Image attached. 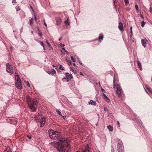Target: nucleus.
<instances>
[{
  "label": "nucleus",
  "instance_id": "3c124183",
  "mask_svg": "<svg viewBox=\"0 0 152 152\" xmlns=\"http://www.w3.org/2000/svg\"><path fill=\"white\" fill-rule=\"evenodd\" d=\"M62 39V38L61 37H60L59 39V41H61V40Z\"/></svg>",
  "mask_w": 152,
  "mask_h": 152
},
{
  "label": "nucleus",
  "instance_id": "2f4dec72",
  "mask_svg": "<svg viewBox=\"0 0 152 152\" xmlns=\"http://www.w3.org/2000/svg\"><path fill=\"white\" fill-rule=\"evenodd\" d=\"M113 84V88H115V78H114Z\"/></svg>",
  "mask_w": 152,
  "mask_h": 152
},
{
  "label": "nucleus",
  "instance_id": "aec40b11",
  "mask_svg": "<svg viewBox=\"0 0 152 152\" xmlns=\"http://www.w3.org/2000/svg\"><path fill=\"white\" fill-rule=\"evenodd\" d=\"M103 96H104L105 99H106V100H107V101L108 102H110V99H109V98L107 96H106V95L105 94H103Z\"/></svg>",
  "mask_w": 152,
  "mask_h": 152
},
{
  "label": "nucleus",
  "instance_id": "c03bdc74",
  "mask_svg": "<svg viewBox=\"0 0 152 152\" xmlns=\"http://www.w3.org/2000/svg\"><path fill=\"white\" fill-rule=\"evenodd\" d=\"M12 2L13 3H15L16 2V1H15V0H12Z\"/></svg>",
  "mask_w": 152,
  "mask_h": 152
},
{
  "label": "nucleus",
  "instance_id": "2eb2a0df",
  "mask_svg": "<svg viewBox=\"0 0 152 152\" xmlns=\"http://www.w3.org/2000/svg\"><path fill=\"white\" fill-rule=\"evenodd\" d=\"M145 87L146 89L148 90V91L150 93L152 94V91H151V89L150 88V87L146 85L145 86Z\"/></svg>",
  "mask_w": 152,
  "mask_h": 152
},
{
  "label": "nucleus",
  "instance_id": "c9c22d12",
  "mask_svg": "<svg viewBox=\"0 0 152 152\" xmlns=\"http://www.w3.org/2000/svg\"><path fill=\"white\" fill-rule=\"evenodd\" d=\"M149 12L151 13H152V8L151 7H150L149 9Z\"/></svg>",
  "mask_w": 152,
  "mask_h": 152
},
{
  "label": "nucleus",
  "instance_id": "4d7b16f0",
  "mask_svg": "<svg viewBox=\"0 0 152 152\" xmlns=\"http://www.w3.org/2000/svg\"><path fill=\"white\" fill-rule=\"evenodd\" d=\"M113 4L114 5H115V1L114 0H113Z\"/></svg>",
  "mask_w": 152,
  "mask_h": 152
},
{
  "label": "nucleus",
  "instance_id": "bb28decb",
  "mask_svg": "<svg viewBox=\"0 0 152 152\" xmlns=\"http://www.w3.org/2000/svg\"><path fill=\"white\" fill-rule=\"evenodd\" d=\"M56 112L58 114H59L61 115H62V114H61V112L59 110H56Z\"/></svg>",
  "mask_w": 152,
  "mask_h": 152
},
{
  "label": "nucleus",
  "instance_id": "0eeeda50",
  "mask_svg": "<svg viewBox=\"0 0 152 152\" xmlns=\"http://www.w3.org/2000/svg\"><path fill=\"white\" fill-rule=\"evenodd\" d=\"M40 127H41L43 126L45 123V118L44 117H42L40 121Z\"/></svg>",
  "mask_w": 152,
  "mask_h": 152
},
{
  "label": "nucleus",
  "instance_id": "5701e85b",
  "mask_svg": "<svg viewBox=\"0 0 152 152\" xmlns=\"http://www.w3.org/2000/svg\"><path fill=\"white\" fill-rule=\"evenodd\" d=\"M38 34L39 35V36L40 37H42V36L43 34L42 32L39 29H38Z\"/></svg>",
  "mask_w": 152,
  "mask_h": 152
},
{
  "label": "nucleus",
  "instance_id": "423d86ee",
  "mask_svg": "<svg viewBox=\"0 0 152 152\" xmlns=\"http://www.w3.org/2000/svg\"><path fill=\"white\" fill-rule=\"evenodd\" d=\"M116 92L117 94L119 96H121L122 95V89L119 85H117V86Z\"/></svg>",
  "mask_w": 152,
  "mask_h": 152
},
{
  "label": "nucleus",
  "instance_id": "5fc2aeb1",
  "mask_svg": "<svg viewBox=\"0 0 152 152\" xmlns=\"http://www.w3.org/2000/svg\"><path fill=\"white\" fill-rule=\"evenodd\" d=\"M65 52H66V54H68V51H67L66 50Z\"/></svg>",
  "mask_w": 152,
  "mask_h": 152
},
{
  "label": "nucleus",
  "instance_id": "f8f14e48",
  "mask_svg": "<svg viewBox=\"0 0 152 152\" xmlns=\"http://www.w3.org/2000/svg\"><path fill=\"white\" fill-rule=\"evenodd\" d=\"M9 122L12 124L15 125L17 123V122L16 120H13L12 119H10Z\"/></svg>",
  "mask_w": 152,
  "mask_h": 152
},
{
  "label": "nucleus",
  "instance_id": "ea45409f",
  "mask_svg": "<svg viewBox=\"0 0 152 152\" xmlns=\"http://www.w3.org/2000/svg\"><path fill=\"white\" fill-rule=\"evenodd\" d=\"M80 75H82V76H84V75L83 74V73L82 72H80Z\"/></svg>",
  "mask_w": 152,
  "mask_h": 152
},
{
  "label": "nucleus",
  "instance_id": "e2e57ef3",
  "mask_svg": "<svg viewBox=\"0 0 152 152\" xmlns=\"http://www.w3.org/2000/svg\"><path fill=\"white\" fill-rule=\"evenodd\" d=\"M12 49V47H11V49Z\"/></svg>",
  "mask_w": 152,
  "mask_h": 152
},
{
  "label": "nucleus",
  "instance_id": "9d476101",
  "mask_svg": "<svg viewBox=\"0 0 152 152\" xmlns=\"http://www.w3.org/2000/svg\"><path fill=\"white\" fill-rule=\"evenodd\" d=\"M15 77L16 80V82H18L21 81L20 79L19 78L16 72H15Z\"/></svg>",
  "mask_w": 152,
  "mask_h": 152
},
{
  "label": "nucleus",
  "instance_id": "72a5a7b5",
  "mask_svg": "<svg viewBox=\"0 0 152 152\" xmlns=\"http://www.w3.org/2000/svg\"><path fill=\"white\" fill-rule=\"evenodd\" d=\"M71 58L72 61L73 62H75V60L74 59V58H73V56H70Z\"/></svg>",
  "mask_w": 152,
  "mask_h": 152
},
{
  "label": "nucleus",
  "instance_id": "a878e982",
  "mask_svg": "<svg viewBox=\"0 0 152 152\" xmlns=\"http://www.w3.org/2000/svg\"><path fill=\"white\" fill-rule=\"evenodd\" d=\"M40 42L41 45L43 47L44 50H45V48L44 44L43 43V42Z\"/></svg>",
  "mask_w": 152,
  "mask_h": 152
},
{
  "label": "nucleus",
  "instance_id": "13d9d810",
  "mask_svg": "<svg viewBox=\"0 0 152 152\" xmlns=\"http://www.w3.org/2000/svg\"><path fill=\"white\" fill-rule=\"evenodd\" d=\"M31 7V9L32 10H33V9L32 7L31 6V7Z\"/></svg>",
  "mask_w": 152,
  "mask_h": 152
},
{
  "label": "nucleus",
  "instance_id": "20e7f679",
  "mask_svg": "<svg viewBox=\"0 0 152 152\" xmlns=\"http://www.w3.org/2000/svg\"><path fill=\"white\" fill-rule=\"evenodd\" d=\"M117 149L118 152H124V148L122 141L118 142L117 145Z\"/></svg>",
  "mask_w": 152,
  "mask_h": 152
},
{
  "label": "nucleus",
  "instance_id": "69168bd1",
  "mask_svg": "<svg viewBox=\"0 0 152 152\" xmlns=\"http://www.w3.org/2000/svg\"><path fill=\"white\" fill-rule=\"evenodd\" d=\"M151 80H152V77H151Z\"/></svg>",
  "mask_w": 152,
  "mask_h": 152
},
{
  "label": "nucleus",
  "instance_id": "6ab92c4d",
  "mask_svg": "<svg viewBox=\"0 0 152 152\" xmlns=\"http://www.w3.org/2000/svg\"><path fill=\"white\" fill-rule=\"evenodd\" d=\"M56 71L54 69H51V71H50V73H49V74H51V75H54L55 73H56Z\"/></svg>",
  "mask_w": 152,
  "mask_h": 152
},
{
  "label": "nucleus",
  "instance_id": "bf43d9fd",
  "mask_svg": "<svg viewBox=\"0 0 152 152\" xmlns=\"http://www.w3.org/2000/svg\"><path fill=\"white\" fill-rule=\"evenodd\" d=\"M73 65L74 66H75V63H74L73 64Z\"/></svg>",
  "mask_w": 152,
  "mask_h": 152
},
{
  "label": "nucleus",
  "instance_id": "e433bc0d",
  "mask_svg": "<svg viewBox=\"0 0 152 152\" xmlns=\"http://www.w3.org/2000/svg\"><path fill=\"white\" fill-rule=\"evenodd\" d=\"M73 69L74 68L73 67H70V69L71 71L74 72Z\"/></svg>",
  "mask_w": 152,
  "mask_h": 152
},
{
  "label": "nucleus",
  "instance_id": "4468645a",
  "mask_svg": "<svg viewBox=\"0 0 152 152\" xmlns=\"http://www.w3.org/2000/svg\"><path fill=\"white\" fill-rule=\"evenodd\" d=\"M3 152H12V150L9 146H8Z\"/></svg>",
  "mask_w": 152,
  "mask_h": 152
},
{
  "label": "nucleus",
  "instance_id": "f3484780",
  "mask_svg": "<svg viewBox=\"0 0 152 152\" xmlns=\"http://www.w3.org/2000/svg\"><path fill=\"white\" fill-rule=\"evenodd\" d=\"M96 102L93 100H91L90 102H88L89 104H91L92 105H96Z\"/></svg>",
  "mask_w": 152,
  "mask_h": 152
},
{
  "label": "nucleus",
  "instance_id": "7c9ffc66",
  "mask_svg": "<svg viewBox=\"0 0 152 152\" xmlns=\"http://www.w3.org/2000/svg\"><path fill=\"white\" fill-rule=\"evenodd\" d=\"M145 23V22L144 21H142V22H141V26L142 27H143L144 26Z\"/></svg>",
  "mask_w": 152,
  "mask_h": 152
},
{
  "label": "nucleus",
  "instance_id": "cd10ccee",
  "mask_svg": "<svg viewBox=\"0 0 152 152\" xmlns=\"http://www.w3.org/2000/svg\"><path fill=\"white\" fill-rule=\"evenodd\" d=\"M59 69L61 70H63L64 69V68L62 65H60L59 66Z\"/></svg>",
  "mask_w": 152,
  "mask_h": 152
},
{
  "label": "nucleus",
  "instance_id": "b1692460",
  "mask_svg": "<svg viewBox=\"0 0 152 152\" xmlns=\"http://www.w3.org/2000/svg\"><path fill=\"white\" fill-rule=\"evenodd\" d=\"M65 23L66 25L69 24V18H67L64 22Z\"/></svg>",
  "mask_w": 152,
  "mask_h": 152
},
{
  "label": "nucleus",
  "instance_id": "864d4df0",
  "mask_svg": "<svg viewBox=\"0 0 152 152\" xmlns=\"http://www.w3.org/2000/svg\"><path fill=\"white\" fill-rule=\"evenodd\" d=\"M20 10V9H16V11H18L19 10Z\"/></svg>",
  "mask_w": 152,
  "mask_h": 152
},
{
  "label": "nucleus",
  "instance_id": "6e6552de",
  "mask_svg": "<svg viewBox=\"0 0 152 152\" xmlns=\"http://www.w3.org/2000/svg\"><path fill=\"white\" fill-rule=\"evenodd\" d=\"M15 86L18 89H21L22 88L21 81L15 82Z\"/></svg>",
  "mask_w": 152,
  "mask_h": 152
},
{
  "label": "nucleus",
  "instance_id": "9b49d317",
  "mask_svg": "<svg viewBox=\"0 0 152 152\" xmlns=\"http://www.w3.org/2000/svg\"><path fill=\"white\" fill-rule=\"evenodd\" d=\"M118 27L121 31H122L124 30L123 26L122 23L120 22L119 23Z\"/></svg>",
  "mask_w": 152,
  "mask_h": 152
},
{
  "label": "nucleus",
  "instance_id": "a18cd8bd",
  "mask_svg": "<svg viewBox=\"0 0 152 152\" xmlns=\"http://www.w3.org/2000/svg\"><path fill=\"white\" fill-rule=\"evenodd\" d=\"M111 151L112 152H114V148H112V149H111Z\"/></svg>",
  "mask_w": 152,
  "mask_h": 152
},
{
  "label": "nucleus",
  "instance_id": "774afa93",
  "mask_svg": "<svg viewBox=\"0 0 152 152\" xmlns=\"http://www.w3.org/2000/svg\"><path fill=\"white\" fill-rule=\"evenodd\" d=\"M33 31L31 32V33H33Z\"/></svg>",
  "mask_w": 152,
  "mask_h": 152
},
{
  "label": "nucleus",
  "instance_id": "f704fd0d",
  "mask_svg": "<svg viewBox=\"0 0 152 152\" xmlns=\"http://www.w3.org/2000/svg\"><path fill=\"white\" fill-rule=\"evenodd\" d=\"M27 137H28V138L29 139H31L32 138L31 136V135H27Z\"/></svg>",
  "mask_w": 152,
  "mask_h": 152
},
{
  "label": "nucleus",
  "instance_id": "de8ad7c7",
  "mask_svg": "<svg viewBox=\"0 0 152 152\" xmlns=\"http://www.w3.org/2000/svg\"><path fill=\"white\" fill-rule=\"evenodd\" d=\"M101 90H102V91H103H103H105L104 90V89H103V88H102L101 89Z\"/></svg>",
  "mask_w": 152,
  "mask_h": 152
},
{
  "label": "nucleus",
  "instance_id": "ddd939ff",
  "mask_svg": "<svg viewBox=\"0 0 152 152\" xmlns=\"http://www.w3.org/2000/svg\"><path fill=\"white\" fill-rule=\"evenodd\" d=\"M147 41V40H145V39H142L141 40L142 44L144 48L146 47V42Z\"/></svg>",
  "mask_w": 152,
  "mask_h": 152
},
{
  "label": "nucleus",
  "instance_id": "680f3d73",
  "mask_svg": "<svg viewBox=\"0 0 152 152\" xmlns=\"http://www.w3.org/2000/svg\"><path fill=\"white\" fill-rule=\"evenodd\" d=\"M52 66H53V67H55V66L54 65H52Z\"/></svg>",
  "mask_w": 152,
  "mask_h": 152
},
{
  "label": "nucleus",
  "instance_id": "0e129e2a",
  "mask_svg": "<svg viewBox=\"0 0 152 152\" xmlns=\"http://www.w3.org/2000/svg\"><path fill=\"white\" fill-rule=\"evenodd\" d=\"M48 72H49L48 73H50V71H49Z\"/></svg>",
  "mask_w": 152,
  "mask_h": 152
},
{
  "label": "nucleus",
  "instance_id": "8fccbe9b",
  "mask_svg": "<svg viewBox=\"0 0 152 152\" xmlns=\"http://www.w3.org/2000/svg\"><path fill=\"white\" fill-rule=\"evenodd\" d=\"M34 19H35V21H36L37 20V18H36L35 16H34Z\"/></svg>",
  "mask_w": 152,
  "mask_h": 152
},
{
  "label": "nucleus",
  "instance_id": "603ef678",
  "mask_svg": "<svg viewBox=\"0 0 152 152\" xmlns=\"http://www.w3.org/2000/svg\"><path fill=\"white\" fill-rule=\"evenodd\" d=\"M132 26H131L130 27V31L132 30Z\"/></svg>",
  "mask_w": 152,
  "mask_h": 152
},
{
  "label": "nucleus",
  "instance_id": "39448f33",
  "mask_svg": "<svg viewBox=\"0 0 152 152\" xmlns=\"http://www.w3.org/2000/svg\"><path fill=\"white\" fill-rule=\"evenodd\" d=\"M6 69L7 71L9 73H10L11 74H13L14 72L12 66H11L9 63L6 64Z\"/></svg>",
  "mask_w": 152,
  "mask_h": 152
},
{
  "label": "nucleus",
  "instance_id": "a19ab883",
  "mask_svg": "<svg viewBox=\"0 0 152 152\" xmlns=\"http://www.w3.org/2000/svg\"><path fill=\"white\" fill-rule=\"evenodd\" d=\"M117 124L118 125V127H119L120 126V124L119 122L118 121H117Z\"/></svg>",
  "mask_w": 152,
  "mask_h": 152
},
{
  "label": "nucleus",
  "instance_id": "49530a36",
  "mask_svg": "<svg viewBox=\"0 0 152 152\" xmlns=\"http://www.w3.org/2000/svg\"><path fill=\"white\" fill-rule=\"evenodd\" d=\"M78 61H79V63L80 64L82 65V63L80 61V60H79Z\"/></svg>",
  "mask_w": 152,
  "mask_h": 152
},
{
  "label": "nucleus",
  "instance_id": "79ce46f5",
  "mask_svg": "<svg viewBox=\"0 0 152 152\" xmlns=\"http://www.w3.org/2000/svg\"><path fill=\"white\" fill-rule=\"evenodd\" d=\"M131 36V37L133 35V32L132 30L130 31Z\"/></svg>",
  "mask_w": 152,
  "mask_h": 152
},
{
  "label": "nucleus",
  "instance_id": "412c9836",
  "mask_svg": "<svg viewBox=\"0 0 152 152\" xmlns=\"http://www.w3.org/2000/svg\"><path fill=\"white\" fill-rule=\"evenodd\" d=\"M33 18H31L29 21V23L30 26H32L33 23Z\"/></svg>",
  "mask_w": 152,
  "mask_h": 152
},
{
  "label": "nucleus",
  "instance_id": "f03ea898",
  "mask_svg": "<svg viewBox=\"0 0 152 152\" xmlns=\"http://www.w3.org/2000/svg\"><path fill=\"white\" fill-rule=\"evenodd\" d=\"M26 101L30 109L33 112L35 111L38 103L36 99L31 98L29 96H27L26 97Z\"/></svg>",
  "mask_w": 152,
  "mask_h": 152
},
{
  "label": "nucleus",
  "instance_id": "c756f323",
  "mask_svg": "<svg viewBox=\"0 0 152 152\" xmlns=\"http://www.w3.org/2000/svg\"><path fill=\"white\" fill-rule=\"evenodd\" d=\"M126 5H127L129 3V0H124Z\"/></svg>",
  "mask_w": 152,
  "mask_h": 152
},
{
  "label": "nucleus",
  "instance_id": "58836bf2",
  "mask_svg": "<svg viewBox=\"0 0 152 152\" xmlns=\"http://www.w3.org/2000/svg\"><path fill=\"white\" fill-rule=\"evenodd\" d=\"M43 21H44V25H45V26H46V27H47V24H46V23L45 22V19H44V20Z\"/></svg>",
  "mask_w": 152,
  "mask_h": 152
},
{
  "label": "nucleus",
  "instance_id": "a211bd4d",
  "mask_svg": "<svg viewBox=\"0 0 152 152\" xmlns=\"http://www.w3.org/2000/svg\"><path fill=\"white\" fill-rule=\"evenodd\" d=\"M107 128L110 131H112L113 130V127L111 125H109L108 126H107Z\"/></svg>",
  "mask_w": 152,
  "mask_h": 152
},
{
  "label": "nucleus",
  "instance_id": "393cba45",
  "mask_svg": "<svg viewBox=\"0 0 152 152\" xmlns=\"http://www.w3.org/2000/svg\"><path fill=\"white\" fill-rule=\"evenodd\" d=\"M66 61L68 62V64L69 66H70L72 65V63L71 60L66 59Z\"/></svg>",
  "mask_w": 152,
  "mask_h": 152
},
{
  "label": "nucleus",
  "instance_id": "7ed1b4c3",
  "mask_svg": "<svg viewBox=\"0 0 152 152\" xmlns=\"http://www.w3.org/2000/svg\"><path fill=\"white\" fill-rule=\"evenodd\" d=\"M65 75L66 77L62 78V80L63 81L68 82L73 78L71 74H69L68 73L66 72L65 73Z\"/></svg>",
  "mask_w": 152,
  "mask_h": 152
},
{
  "label": "nucleus",
  "instance_id": "473e14b6",
  "mask_svg": "<svg viewBox=\"0 0 152 152\" xmlns=\"http://www.w3.org/2000/svg\"><path fill=\"white\" fill-rule=\"evenodd\" d=\"M46 43L47 44L48 46L49 47H50V46H51L50 45V43L48 42V41L46 39Z\"/></svg>",
  "mask_w": 152,
  "mask_h": 152
},
{
  "label": "nucleus",
  "instance_id": "1a4fd4ad",
  "mask_svg": "<svg viewBox=\"0 0 152 152\" xmlns=\"http://www.w3.org/2000/svg\"><path fill=\"white\" fill-rule=\"evenodd\" d=\"M56 22V24L59 25L61 22V20L59 17H56L55 18Z\"/></svg>",
  "mask_w": 152,
  "mask_h": 152
},
{
  "label": "nucleus",
  "instance_id": "f257e3e1",
  "mask_svg": "<svg viewBox=\"0 0 152 152\" xmlns=\"http://www.w3.org/2000/svg\"><path fill=\"white\" fill-rule=\"evenodd\" d=\"M48 132L50 138L52 139H57L58 142H51L50 144L56 148L59 152H70L71 149L69 144L66 139L62 138L59 132L49 129Z\"/></svg>",
  "mask_w": 152,
  "mask_h": 152
},
{
  "label": "nucleus",
  "instance_id": "338daca9",
  "mask_svg": "<svg viewBox=\"0 0 152 152\" xmlns=\"http://www.w3.org/2000/svg\"><path fill=\"white\" fill-rule=\"evenodd\" d=\"M99 84L100 85V83H99Z\"/></svg>",
  "mask_w": 152,
  "mask_h": 152
},
{
  "label": "nucleus",
  "instance_id": "6e6d98bb",
  "mask_svg": "<svg viewBox=\"0 0 152 152\" xmlns=\"http://www.w3.org/2000/svg\"><path fill=\"white\" fill-rule=\"evenodd\" d=\"M138 123H140V122H141V121L140 120H138Z\"/></svg>",
  "mask_w": 152,
  "mask_h": 152
},
{
  "label": "nucleus",
  "instance_id": "dca6fc26",
  "mask_svg": "<svg viewBox=\"0 0 152 152\" xmlns=\"http://www.w3.org/2000/svg\"><path fill=\"white\" fill-rule=\"evenodd\" d=\"M137 65H138V67L141 70H142V69L141 64L140 62L139 61H137Z\"/></svg>",
  "mask_w": 152,
  "mask_h": 152
},
{
  "label": "nucleus",
  "instance_id": "37998d69",
  "mask_svg": "<svg viewBox=\"0 0 152 152\" xmlns=\"http://www.w3.org/2000/svg\"><path fill=\"white\" fill-rule=\"evenodd\" d=\"M140 17H141V18L142 19H144V17L143 16V15H140Z\"/></svg>",
  "mask_w": 152,
  "mask_h": 152
},
{
  "label": "nucleus",
  "instance_id": "c85d7f7f",
  "mask_svg": "<svg viewBox=\"0 0 152 152\" xmlns=\"http://www.w3.org/2000/svg\"><path fill=\"white\" fill-rule=\"evenodd\" d=\"M135 9H136V11L138 12V6L137 5H135Z\"/></svg>",
  "mask_w": 152,
  "mask_h": 152
},
{
  "label": "nucleus",
  "instance_id": "4c0bfd02",
  "mask_svg": "<svg viewBox=\"0 0 152 152\" xmlns=\"http://www.w3.org/2000/svg\"><path fill=\"white\" fill-rule=\"evenodd\" d=\"M26 83L27 84V86L29 87L30 86V85L28 82H27Z\"/></svg>",
  "mask_w": 152,
  "mask_h": 152
},
{
  "label": "nucleus",
  "instance_id": "4be33fe9",
  "mask_svg": "<svg viewBox=\"0 0 152 152\" xmlns=\"http://www.w3.org/2000/svg\"><path fill=\"white\" fill-rule=\"evenodd\" d=\"M103 38V35L100 34L99 35V42H101V40Z\"/></svg>",
  "mask_w": 152,
  "mask_h": 152
},
{
  "label": "nucleus",
  "instance_id": "09e8293b",
  "mask_svg": "<svg viewBox=\"0 0 152 152\" xmlns=\"http://www.w3.org/2000/svg\"><path fill=\"white\" fill-rule=\"evenodd\" d=\"M62 49L64 51H65L66 50H65V48H62Z\"/></svg>",
  "mask_w": 152,
  "mask_h": 152
},
{
  "label": "nucleus",
  "instance_id": "052dcab7",
  "mask_svg": "<svg viewBox=\"0 0 152 152\" xmlns=\"http://www.w3.org/2000/svg\"><path fill=\"white\" fill-rule=\"evenodd\" d=\"M145 90V91H146V93H147L148 94V92H147V91L146 90Z\"/></svg>",
  "mask_w": 152,
  "mask_h": 152
}]
</instances>
